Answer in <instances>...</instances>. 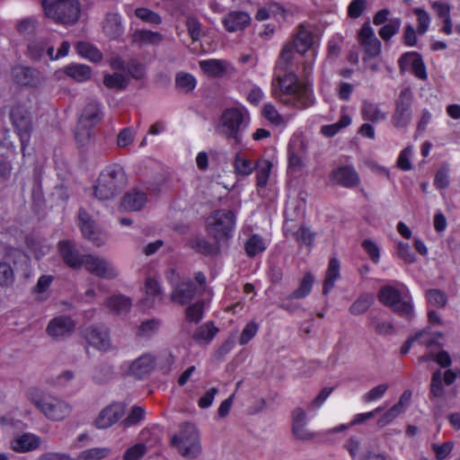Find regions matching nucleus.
Returning a JSON list of instances; mask_svg holds the SVG:
<instances>
[{"mask_svg": "<svg viewBox=\"0 0 460 460\" xmlns=\"http://www.w3.org/2000/svg\"><path fill=\"white\" fill-rule=\"evenodd\" d=\"M251 116L244 106L226 109L216 127L217 132L234 144H241L243 133L249 127Z\"/></svg>", "mask_w": 460, "mask_h": 460, "instance_id": "f257e3e1", "label": "nucleus"}, {"mask_svg": "<svg viewBox=\"0 0 460 460\" xmlns=\"http://www.w3.org/2000/svg\"><path fill=\"white\" fill-rule=\"evenodd\" d=\"M128 178L124 169L119 164L107 166L100 173L93 187L94 196L100 200L113 199L126 187Z\"/></svg>", "mask_w": 460, "mask_h": 460, "instance_id": "f03ea898", "label": "nucleus"}, {"mask_svg": "<svg viewBox=\"0 0 460 460\" xmlns=\"http://www.w3.org/2000/svg\"><path fill=\"white\" fill-rule=\"evenodd\" d=\"M234 228L235 216L231 210H214L205 220L206 232L218 247L227 244L234 236Z\"/></svg>", "mask_w": 460, "mask_h": 460, "instance_id": "7ed1b4c3", "label": "nucleus"}, {"mask_svg": "<svg viewBox=\"0 0 460 460\" xmlns=\"http://www.w3.org/2000/svg\"><path fill=\"white\" fill-rule=\"evenodd\" d=\"M27 395L30 401L50 420H63L72 411V407L67 402L47 394L39 388L29 389Z\"/></svg>", "mask_w": 460, "mask_h": 460, "instance_id": "20e7f679", "label": "nucleus"}, {"mask_svg": "<svg viewBox=\"0 0 460 460\" xmlns=\"http://www.w3.org/2000/svg\"><path fill=\"white\" fill-rule=\"evenodd\" d=\"M172 445L187 459L198 457L201 452V445L197 427L190 423L182 425L179 432L172 436Z\"/></svg>", "mask_w": 460, "mask_h": 460, "instance_id": "39448f33", "label": "nucleus"}, {"mask_svg": "<svg viewBox=\"0 0 460 460\" xmlns=\"http://www.w3.org/2000/svg\"><path fill=\"white\" fill-rule=\"evenodd\" d=\"M42 7L45 15L59 23H74L80 15L77 0H43Z\"/></svg>", "mask_w": 460, "mask_h": 460, "instance_id": "423d86ee", "label": "nucleus"}, {"mask_svg": "<svg viewBox=\"0 0 460 460\" xmlns=\"http://www.w3.org/2000/svg\"><path fill=\"white\" fill-rule=\"evenodd\" d=\"M408 293L405 287L397 289L391 286H385L380 289L378 298L381 303L391 307L394 312L410 318L413 314V306Z\"/></svg>", "mask_w": 460, "mask_h": 460, "instance_id": "0eeeda50", "label": "nucleus"}, {"mask_svg": "<svg viewBox=\"0 0 460 460\" xmlns=\"http://www.w3.org/2000/svg\"><path fill=\"white\" fill-rule=\"evenodd\" d=\"M102 118V115L98 102H91L84 108L79 119V127L82 128V131L78 128L75 132V139L80 145H84L90 138L91 135L88 128L99 123Z\"/></svg>", "mask_w": 460, "mask_h": 460, "instance_id": "6e6552de", "label": "nucleus"}, {"mask_svg": "<svg viewBox=\"0 0 460 460\" xmlns=\"http://www.w3.org/2000/svg\"><path fill=\"white\" fill-rule=\"evenodd\" d=\"M312 84L308 80H298L289 74V104L305 108L313 103Z\"/></svg>", "mask_w": 460, "mask_h": 460, "instance_id": "1a4fd4ad", "label": "nucleus"}, {"mask_svg": "<svg viewBox=\"0 0 460 460\" xmlns=\"http://www.w3.org/2000/svg\"><path fill=\"white\" fill-rule=\"evenodd\" d=\"M13 125L18 131L20 136L22 151L24 153L25 146L29 142V132L31 128V117L25 105L17 103L13 106L10 113Z\"/></svg>", "mask_w": 460, "mask_h": 460, "instance_id": "9d476101", "label": "nucleus"}, {"mask_svg": "<svg viewBox=\"0 0 460 460\" xmlns=\"http://www.w3.org/2000/svg\"><path fill=\"white\" fill-rule=\"evenodd\" d=\"M287 46L281 50L280 58L274 71L272 93L276 98L286 102L288 97V59L286 58Z\"/></svg>", "mask_w": 460, "mask_h": 460, "instance_id": "9b49d317", "label": "nucleus"}, {"mask_svg": "<svg viewBox=\"0 0 460 460\" xmlns=\"http://www.w3.org/2000/svg\"><path fill=\"white\" fill-rule=\"evenodd\" d=\"M167 279L172 283L173 289L172 292V300L180 305L189 303L196 295V286L189 280L178 282V273L172 270L167 273Z\"/></svg>", "mask_w": 460, "mask_h": 460, "instance_id": "f8f14e48", "label": "nucleus"}, {"mask_svg": "<svg viewBox=\"0 0 460 460\" xmlns=\"http://www.w3.org/2000/svg\"><path fill=\"white\" fill-rule=\"evenodd\" d=\"M155 358L151 354H144L133 361L124 362L121 366L123 372L136 379H143L155 367Z\"/></svg>", "mask_w": 460, "mask_h": 460, "instance_id": "ddd939ff", "label": "nucleus"}, {"mask_svg": "<svg viewBox=\"0 0 460 460\" xmlns=\"http://www.w3.org/2000/svg\"><path fill=\"white\" fill-rule=\"evenodd\" d=\"M83 265L92 274L111 279L119 275V270L107 260L92 254L84 255Z\"/></svg>", "mask_w": 460, "mask_h": 460, "instance_id": "4468645a", "label": "nucleus"}, {"mask_svg": "<svg viewBox=\"0 0 460 460\" xmlns=\"http://www.w3.org/2000/svg\"><path fill=\"white\" fill-rule=\"evenodd\" d=\"M78 220L83 236L93 244L99 247L106 242V234L95 225L84 209L79 210Z\"/></svg>", "mask_w": 460, "mask_h": 460, "instance_id": "2eb2a0df", "label": "nucleus"}, {"mask_svg": "<svg viewBox=\"0 0 460 460\" xmlns=\"http://www.w3.org/2000/svg\"><path fill=\"white\" fill-rule=\"evenodd\" d=\"M82 335L90 346L99 350L107 351L111 348L110 335L104 326L86 327L82 331Z\"/></svg>", "mask_w": 460, "mask_h": 460, "instance_id": "dca6fc26", "label": "nucleus"}, {"mask_svg": "<svg viewBox=\"0 0 460 460\" xmlns=\"http://www.w3.org/2000/svg\"><path fill=\"white\" fill-rule=\"evenodd\" d=\"M358 41L364 48L366 57L364 62L367 63L369 58L379 56L381 52V42L376 38L369 23H365L358 32Z\"/></svg>", "mask_w": 460, "mask_h": 460, "instance_id": "f3484780", "label": "nucleus"}, {"mask_svg": "<svg viewBox=\"0 0 460 460\" xmlns=\"http://www.w3.org/2000/svg\"><path fill=\"white\" fill-rule=\"evenodd\" d=\"M199 66L207 76L212 78H221L235 71L232 63L226 59H204L199 62Z\"/></svg>", "mask_w": 460, "mask_h": 460, "instance_id": "a211bd4d", "label": "nucleus"}, {"mask_svg": "<svg viewBox=\"0 0 460 460\" xmlns=\"http://www.w3.org/2000/svg\"><path fill=\"white\" fill-rule=\"evenodd\" d=\"M125 413V408L120 403H111L102 409L94 420L97 429H103L118 422Z\"/></svg>", "mask_w": 460, "mask_h": 460, "instance_id": "6ab92c4d", "label": "nucleus"}, {"mask_svg": "<svg viewBox=\"0 0 460 460\" xmlns=\"http://www.w3.org/2000/svg\"><path fill=\"white\" fill-rule=\"evenodd\" d=\"M75 329V323L70 317L58 316L53 318L47 326V333L53 339L58 340L68 336Z\"/></svg>", "mask_w": 460, "mask_h": 460, "instance_id": "aec40b11", "label": "nucleus"}, {"mask_svg": "<svg viewBox=\"0 0 460 460\" xmlns=\"http://www.w3.org/2000/svg\"><path fill=\"white\" fill-rule=\"evenodd\" d=\"M40 443L39 436L27 432L14 436L10 441V448L17 453H26L39 448Z\"/></svg>", "mask_w": 460, "mask_h": 460, "instance_id": "412c9836", "label": "nucleus"}, {"mask_svg": "<svg viewBox=\"0 0 460 460\" xmlns=\"http://www.w3.org/2000/svg\"><path fill=\"white\" fill-rule=\"evenodd\" d=\"M315 41V36L309 25L301 24L294 35V47L300 54L310 49Z\"/></svg>", "mask_w": 460, "mask_h": 460, "instance_id": "4be33fe9", "label": "nucleus"}, {"mask_svg": "<svg viewBox=\"0 0 460 460\" xmlns=\"http://www.w3.org/2000/svg\"><path fill=\"white\" fill-rule=\"evenodd\" d=\"M58 250L65 263L73 269H79L83 266L84 255H80L75 244L70 241H60Z\"/></svg>", "mask_w": 460, "mask_h": 460, "instance_id": "5701e85b", "label": "nucleus"}, {"mask_svg": "<svg viewBox=\"0 0 460 460\" xmlns=\"http://www.w3.org/2000/svg\"><path fill=\"white\" fill-rule=\"evenodd\" d=\"M13 80L22 86H36L40 83L39 73L28 66H15L12 70Z\"/></svg>", "mask_w": 460, "mask_h": 460, "instance_id": "b1692460", "label": "nucleus"}, {"mask_svg": "<svg viewBox=\"0 0 460 460\" xmlns=\"http://www.w3.org/2000/svg\"><path fill=\"white\" fill-rule=\"evenodd\" d=\"M146 202V193L140 189H132L128 191L122 200L121 206L128 211H138Z\"/></svg>", "mask_w": 460, "mask_h": 460, "instance_id": "393cba45", "label": "nucleus"}, {"mask_svg": "<svg viewBox=\"0 0 460 460\" xmlns=\"http://www.w3.org/2000/svg\"><path fill=\"white\" fill-rule=\"evenodd\" d=\"M293 434L298 439L311 440L314 435L305 428L306 418L302 409H296L293 411Z\"/></svg>", "mask_w": 460, "mask_h": 460, "instance_id": "a878e982", "label": "nucleus"}, {"mask_svg": "<svg viewBox=\"0 0 460 460\" xmlns=\"http://www.w3.org/2000/svg\"><path fill=\"white\" fill-rule=\"evenodd\" d=\"M250 22V15L244 12H231L223 20L225 28L230 32L243 30Z\"/></svg>", "mask_w": 460, "mask_h": 460, "instance_id": "bb28decb", "label": "nucleus"}, {"mask_svg": "<svg viewBox=\"0 0 460 460\" xmlns=\"http://www.w3.org/2000/svg\"><path fill=\"white\" fill-rule=\"evenodd\" d=\"M145 298L142 300L143 306L146 308L153 307L162 299L161 288L158 282L153 278H147L145 282Z\"/></svg>", "mask_w": 460, "mask_h": 460, "instance_id": "cd10ccee", "label": "nucleus"}, {"mask_svg": "<svg viewBox=\"0 0 460 460\" xmlns=\"http://www.w3.org/2000/svg\"><path fill=\"white\" fill-rule=\"evenodd\" d=\"M341 278V262L332 257L330 259L328 267L325 272V279L323 281V292L327 295L335 286V282Z\"/></svg>", "mask_w": 460, "mask_h": 460, "instance_id": "c85d7f7f", "label": "nucleus"}, {"mask_svg": "<svg viewBox=\"0 0 460 460\" xmlns=\"http://www.w3.org/2000/svg\"><path fill=\"white\" fill-rule=\"evenodd\" d=\"M333 180L335 182L344 187H354L359 182V177L355 169L351 166L338 168L333 172Z\"/></svg>", "mask_w": 460, "mask_h": 460, "instance_id": "c756f323", "label": "nucleus"}, {"mask_svg": "<svg viewBox=\"0 0 460 460\" xmlns=\"http://www.w3.org/2000/svg\"><path fill=\"white\" fill-rule=\"evenodd\" d=\"M233 166L236 175L246 177L253 172L255 170L256 163L254 164L247 156L238 153L234 158Z\"/></svg>", "mask_w": 460, "mask_h": 460, "instance_id": "7c9ffc66", "label": "nucleus"}, {"mask_svg": "<svg viewBox=\"0 0 460 460\" xmlns=\"http://www.w3.org/2000/svg\"><path fill=\"white\" fill-rule=\"evenodd\" d=\"M164 37L161 33L147 30L136 31L132 35L133 42L145 45H157L163 40Z\"/></svg>", "mask_w": 460, "mask_h": 460, "instance_id": "2f4dec72", "label": "nucleus"}, {"mask_svg": "<svg viewBox=\"0 0 460 460\" xmlns=\"http://www.w3.org/2000/svg\"><path fill=\"white\" fill-rule=\"evenodd\" d=\"M103 31L107 36L115 39L123 33L121 18L118 13H109L105 19Z\"/></svg>", "mask_w": 460, "mask_h": 460, "instance_id": "473e14b6", "label": "nucleus"}, {"mask_svg": "<svg viewBox=\"0 0 460 460\" xmlns=\"http://www.w3.org/2000/svg\"><path fill=\"white\" fill-rule=\"evenodd\" d=\"M273 164L267 159H260L256 162V183L257 187L263 188L270 179Z\"/></svg>", "mask_w": 460, "mask_h": 460, "instance_id": "72a5a7b5", "label": "nucleus"}, {"mask_svg": "<svg viewBox=\"0 0 460 460\" xmlns=\"http://www.w3.org/2000/svg\"><path fill=\"white\" fill-rule=\"evenodd\" d=\"M66 75L77 82H84L90 79L92 75L91 67L83 64H74L64 68Z\"/></svg>", "mask_w": 460, "mask_h": 460, "instance_id": "f704fd0d", "label": "nucleus"}, {"mask_svg": "<svg viewBox=\"0 0 460 460\" xmlns=\"http://www.w3.org/2000/svg\"><path fill=\"white\" fill-rule=\"evenodd\" d=\"M314 278L312 273L307 272L299 280L298 287L289 295V298H303L308 296L312 290Z\"/></svg>", "mask_w": 460, "mask_h": 460, "instance_id": "c9c22d12", "label": "nucleus"}, {"mask_svg": "<svg viewBox=\"0 0 460 460\" xmlns=\"http://www.w3.org/2000/svg\"><path fill=\"white\" fill-rule=\"evenodd\" d=\"M316 234L305 225L299 227L293 233L295 240L300 246H306L311 248L314 243Z\"/></svg>", "mask_w": 460, "mask_h": 460, "instance_id": "e433bc0d", "label": "nucleus"}, {"mask_svg": "<svg viewBox=\"0 0 460 460\" xmlns=\"http://www.w3.org/2000/svg\"><path fill=\"white\" fill-rule=\"evenodd\" d=\"M411 117V111L409 103L397 104L393 115V123L397 128H403L408 125Z\"/></svg>", "mask_w": 460, "mask_h": 460, "instance_id": "4c0bfd02", "label": "nucleus"}, {"mask_svg": "<svg viewBox=\"0 0 460 460\" xmlns=\"http://www.w3.org/2000/svg\"><path fill=\"white\" fill-rule=\"evenodd\" d=\"M76 51L77 53L85 59H88L93 62H98L102 58V54L101 51L87 42H78L76 44Z\"/></svg>", "mask_w": 460, "mask_h": 460, "instance_id": "58836bf2", "label": "nucleus"}, {"mask_svg": "<svg viewBox=\"0 0 460 460\" xmlns=\"http://www.w3.org/2000/svg\"><path fill=\"white\" fill-rule=\"evenodd\" d=\"M131 306V300L124 296H113L107 301V307L116 313L122 314L129 310Z\"/></svg>", "mask_w": 460, "mask_h": 460, "instance_id": "ea45409f", "label": "nucleus"}, {"mask_svg": "<svg viewBox=\"0 0 460 460\" xmlns=\"http://www.w3.org/2000/svg\"><path fill=\"white\" fill-rule=\"evenodd\" d=\"M111 454L106 447H92L80 452L75 460H102Z\"/></svg>", "mask_w": 460, "mask_h": 460, "instance_id": "a19ab883", "label": "nucleus"}, {"mask_svg": "<svg viewBox=\"0 0 460 460\" xmlns=\"http://www.w3.org/2000/svg\"><path fill=\"white\" fill-rule=\"evenodd\" d=\"M28 252L37 260L49 252V246L39 238L28 237L26 239Z\"/></svg>", "mask_w": 460, "mask_h": 460, "instance_id": "79ce46f5", "label": "nucleus"}, {"mask_svg": "<svg viewBox=\"0 0 460 460\" xmlns=\"http://www.w3.org/2000/svg\"><path fill=\"white\" fill-rule=\"evenodd\" d=\"M373 302L374 296L372 294H363L351 305L349 312L352 314H361L371 306Z\"/></svg>", "mask_w": 460, "mask_h": 460, "instance_id": "37998d69", "label": "nucleus"}, {"mask_svg": "<svg viewBox=\"0 0 460 460\" xmlns=\"http://www.w3.org/2000/svg\"><path fill=\"white\" fill-rule=\"evenodd\" d=\"M351 123V118L343 113L337 123L322 127L321 132L328 137L335 136L341 128L348 127Z\"/></svg>", "mask_w": 460, "mask_h": 460, "instance_id": "c03bdc74", "label": "nucleus"}, {"mask_svg": "<svg viewBox=\"0 0 460 460\" xmlns=\"http://www.w3.org/2000/svg\"><path fill=\"white\" fill-rule=\"evenodd\" d=\"M103 84L108 88L122 90L128 85V78L120 73L108 74L104 76Z\"/></svg>", "mask_w": 460, "mask_h": 460, "instance_id": "a18cd8bd", "label": "nucleus"}, {"mask_svg": "<svg viewBox=\"0 0 460 460\" xmlns=\"http://www.w3.org/2000/svg\"><path fill=\"white\" fill-rule=\"evenodd\" d=\"M265 249L266 245L263 239L257 234H253L252 236H251L245 244V251L247 254L251 257L255 256L260 252H262Z\"/></svg>", "mask_w": 460, "mask_h": 460, "instance_id": "49530a36", "label": "nucleus"}, {"mask_svg": "<svg viewBox=\"0 0 460 460\" xmlns=\"http://www.w3.org/2000/svg\"><path fill=\"white\" fill-rule=\"evenodd\" d=\"M175 83L177 87L183 92L192 91L197 84L196 78L188 73H179L176 75Z\"/></svg>", "mask_w": 460, "mask_h": 460, "instance_id": "de8ad7c7", "label": "nucleus"}, {"mask_svg": "<svg viewBox=\"0 0 460 460\" xmlns=\"http://www.w3.org/2000/svg\"><path fill=\"white\" fill-rule=\"evenodd\" d=\"M440 333L432 332L429 328H426L413 336L415 341H419L420 344L425 345L426 347H430L433 344L438 342V338H440Z\"/></svg>", "mask_w": 460, "mask_h": 460, "instance_id": "09e8293b", "label": "nucleus"}, {"mask_svg": "<svg viewBox=\"0 0 460 460\" xmlns=\"http://www.w3.org/2000/svg\"><path fill=\"white\" fill-rule=\"evenodd\" d=\"M217 332V329L216 327L210 323H206L199 326L195 331L193 339L197 341H209L214 338Z\"/></svg>", "mask_w": 460, "mask_h": 460, "instance_id": "8fccbe9b", "label": "nucleus"}, {"mask_svg": "<svg viewBox=\"0 0 460 460\" xmlns=\"http://www.w3.org/2000/svg\"><path fill=\"white\" fill-rule=\"evenodd\" d=\"M401 24L402 22L400 18L390 19L388 22L380 29V37L385 40H390L399 31Z\"/></svg>", "mask_w": 460, "mask_h": 460, "instance_id": "3c124183", "label": "nucleus"}, {"mask_svg": "<svg viewBox=\"0 0 460 460\" xmlns=\"http://www.w3.org/2000/svg\"><path fill=\"white\" fill-rule=\"evenodd\" d=\"M389 388L388 384L383 383L371 388L367 393L363 394L362 401L364 402H372L380 400Z\"/></svg>", "mask_w": 460, "mask_h": 460, "instance_id": "603ef678", "label": "nucleus"}, {"mask_svg": "<svg viewBox=\"0 0 460 460\" xmlns=\"http://www.w3.org/2000/svg\"><path fill=\"white\" fill-rule=\"evenodd\" d=\"M362 114L366 119L374 122H378L385 118V113L373 103H365L362 108Z\"/></svg>", "mask_w": 460, "mask_h": 460, "instance_id": "864d4df0", "label": "nucleus"}, {"mask_svg": "<svg viewBox=\"0 0 460 460\" xmlns=\"http://www.w3.org/2000/svg\"><path fill=\"white\" fill-rule=\"evenodd\" d=\"M361 245L374 263H378L380 261L381 251L379 245L376 242L371 239H365Z\"/></svg>", "mask_w": 460, "mask_h": 460, "instance_id": "5fc2aeb1", "label": "nucleus"}, {"mask_svg": "<svg viewBox=\"0 0 460 460\" xmlns=\"http://www.w3.org/2000/svg\"><path fill=\"white\" fill-rule=\"evenodd\" d=\"M135 14L138 19L147 23L160 24L162 22L160 15L147 8H137Z\"/></svg>", "mask_w": 460, "mask_h": 460, "instance_id": "6e6d98bb", "label": "nucleus"}, {"mask_svg": "<svg viewBox=\"0 0 460 460\" xmlns=\"http://www.w3.org/2000/svg\"><path fill=\"white\" fill-rule=\"evenodd\" d=\"M426 297L428 304L432 306L443 307L447 304L446 295L438 289L429 290Z\"/></svg>", "mask_w": 460, "mask_h": 460, "instance_id": "4d7b16f0", "label": "nucleus"}, {"mask_svg": "<svg viewBox=\"0 0 460 460\" xmlns=\"http://www.w3.org/2000/svg\"><path fill=\"white\" fill-rule=\"evenodd\" d=\"M261 114L273 125L278 126L283 122L282 117L279 115L277 109L270 103H267L263 106Z\"/></svg>", "mask_w": 460, "mask_h": 460, "instance_id": "13d9d810", "label": "nucleus"}, {"mask_svg": "<svg viewBox=\"0 0 460 460\" xmlns=\"http://www.w3.org/2000/svg\"><path fill=\"white\" fill-rule=\"evenodd\" d=\"M14 281V273L12 267L5 262L0 263V286L8 287Z\"/></svg>", "mask_w": 460, "mask_h": 460, "instance_id": "bf43d9fd", "label": "nucleus"}, {"mask_svg": "<svg viewBox=\"0 0 460 460\" xmlns=\"http://www.w3.org/2000/svg\"><path fill=\"white\" fill-rule=\"evenodd\" d=\"M411 156H412V147L411 146L405 147L399 154V156L397 158V166L404 172L410 171L412 168L411 162Z\"/></svg>", "mask_w": 460, "mask_h": 460, "instance_id": "052dcab7", "label": "nucleus"}, {"mask_svg": "<svg viewBox=\"0 0 460 460\" xmlns=\"http://www.w3.org/2000/svg\"><path fill=\"white\" fill-rule=\"evenodd\" d=\"M396 252L400 259L406 263H413L416 261L415 254L411 252L408 243L399 242L396 246Z\"/></svg>", "mask_w": 460, "mask_h": 460, "instance_id": "680f3d73", "label": "nucleus"}, {"mask_svg": "<svg viewBox=\"0 0 460 460\" xmlns=\"http://www.w3.org/2000/svg\"><path fill=\"white\" fill-rule=\"evenodd\" d=\"M258 330H259V324L253 321L248 323L241 335H240V339H239V343L241 345H244V344H247L255 335L256 333L258 332Z\"/></svg>", "mask_w": 460, "mask_h": 460, "instance_id": "e2e57ef3", "label": "nucleus"}, {"mask_svg": "<svg viewBox=\"0 0 460 460\" xmlns=\"http://www.w3.org/2000/svg\"><path fill=\"white\" fill-rule=\"evenodd\" d=\"M160 327V321L156 319L147 320L143 322L137 331V335L147 337L158 331Z\"/></svg>", "mask_w": 460, "mask_h": 460, "instance_id": "0e129e2a", "label": "nucleus"}, {"mask_svg": "<svg viewBox=\"0 0 460 460\" xmlns=\"http://www.w3.org/2000/svg\"><path fill=\"white\" fill-rule=\"evenodd\" d=\"M146 452V447L144 444L138 443L128 448L124 455V460H139Z\"/></svg>", "mask_w": 460, "mask_h": 460, "instance_id": "69168bd1", "label": "nucleus"}, {"mask_svg": "<svg viewBox=\"0 0 460 460\" xmlns=\"http://www.w3.org/2000/svg\"><path fill=\"white\" fill-rule=\"evenodd\" d=\"M37 25L38 21L35 17H27L17 22L16 29L22 34H30L36 30Z\"/></svg>", "mask_w": 460, "mask_h": 460, "instance_id": "338daca9", "label": "nucleus"}, {"mask_svg": "<svg viewBox=\"0 0 460 460\" xmlns=\"http://www.w3.org/2000/svg\"><path fill=\"white\" fill-rule=\"evenodd\" d=\"M186 317L189 322L198 323L203 317V303L197 302L186 310Z\"/></svg>", "mask_w": 460, "mask_h": 460, "instance_id": "774afa93", "label": "nucleus"}]
</instances>
